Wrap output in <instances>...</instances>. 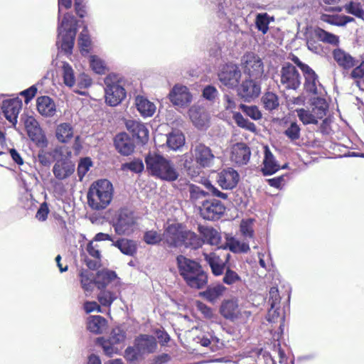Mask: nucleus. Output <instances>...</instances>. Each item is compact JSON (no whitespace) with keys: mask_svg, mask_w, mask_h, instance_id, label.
Here are the masks:
<instances>
[{"mask_svg":"<svg viewBox=\"0 0 364 364\" xmlns=\"http://www.w3.org/2000/svg\"><path fill=\"white\" fill-rule=\"evenodd\" d=\"M191 156H183V166L187 174L191 178L197 177L201 168H210L214 164L215 156L210 147L202 143L193 145Z\"/></svg>","mask_w":364,"mask_h":364,"instance_id":"obj_1","label":"nucleus"},{"mask_svg":"<svg viewBox=\"0 0 364 364\" xmlns=\"http://www.w3.org/2000/svg\"><path fill=\"white\" fill-rule=\"evenodd\" d=\"M145 162L149 174L156 178L173 182L179 178L180 173L174 162L162 155L149 153Z\"/></svg>","mask_w":364,"mask_h":364,"instance_id":"obj_2","label":"nucleus"},{"mask_svg":"<svg viewBox=\"0 0 364 364\" xmlns=\"http://www.w3.org/2000/svg\"><path fill=\"white\" fill-rule=\"evenodd\" d=\"M113 186L107 179H100L92 183L87 192V204L95 210L105 209L113 197Z\"/></svg>","mask_w":364,"mask_h":364,"instance_id":"obj_3","label":"nucleus"},{"mask_svg":"<svg viewBox=\"0 0 364 364\" xmlns=\"http://www.w3.org/2000/svg\"><path fill=\"white\" fill-rule=\"evenodd\" d=\"M77 22L74 16L68 13L64 15L58 27V38L56 45L61 52L70 54L73 48L76 35Z\"/></svg>","mask_w":364,"mask_h":364,"instance_id":"obj_4","label":"nucleus"},{"mask_svg":"<svg viewBox=\"0 0 364 364\" xmlns=\"http://www.w3.org/2000/svg\"><path fill=\"white\" fill-rule=\"evenodd\" d=\"M311 107L296 109L299 119L304 124H317L318 119L326 116L328 105L324 98L314 97L311 99Z\"/></svg>","mask_w":364,"mask_h":364,"instance_id":"obj_5","label":"nucleus"},{"mask_svg":"<svg viewBox=\"0 0 364 364\" xmlns=\"http://www.w3.org/2000/svg\"><path fill=\"white\" fill-rule=\"evenodd\" d=\"M136 218L134 213L127 208L117 211L112 220V225L118 235H129L135 228Z\"/></svg>","mask_w":364,"mask_h":364,"instance_id":"obj_6","label":"nucleus"},{"mask_svg":"<svg viewBox=\"0 0 364 364\" xmlns=\"http://www.w3.org/2000/svg\"><path fill=\"white\" fill-rule=\"evenodd\" d=\"M105 102L112 107L118 105L126 97V90L122 81L114 75H109L105 78Z\"/></svg>","mask_w":364,"mask_h":364,"instance_id":"obj_7","label":"nucleus"},{"mask_svg":"<svg viewBox=\"0 0 364 364\" xmlns=\"http://www.w3.org/2000/svg\"><path fill=\"white\" fill-rule=\"evenodd\" d=\"M278 86L285 90H297L301 85V75L296 68L289 62L283 63L279 72Z\"/></svg>","mask_w":364,"mask_h":364,"instance_id":"obj_8","label":"nucleus"},{"mask_svg":"<svg viewBox=\"0 0 364 364\" xmlns=\"http://www.w3.org/2000/svg\"><path fill=\"white\" fill-rule=\"evenodd\" d=\"M29 139L41 149H45L48 146V140L46 134L38 121L32 116L22 117Z\"/></svg>","mask_w":364,"mask_h":364,"instance_id":"obj_9","label":"nucleus"},{"mask_svg":"<svg viewBox=\"0 0 364 364\" xmlns=\"http://www.w3.org/2000/svg\"><path fill=\"white\" fill-rule=\"evenodd\" d=\"M200 214L208 220L219 219L225 213V205L218 200L208 198L202 206H199Z\"/></svg>","mask_w":364,"mask_h":364,"instance_id":"obj_10","label":"nucleus"},{"mask_svg":"<svg viewBox=\"0 0 364 364\" xmlns=\"http://www.w3.org/2000/svg\"><path fill=\"white\" fill-rule=\"evenodd\" d=\"M242 65L244 73L250 77H260L264 73L263 63L260 58L253 53H249L243 56Z\"/></svg>","mask_w":364,"mask_h":364,"instance_id":"obj_11","label":"nucleus"},{"mask_svg":"<svg viewBox=\"0 0 364 364\" xmlns=\"http://www.w3.org/2000/svg\"><path fill=\"white\" fill-rule=\"evenodd\" d=\"M240 77L241 71L235 64L225 65L218 73V78L220 82L231 88L238 85Z\"/></svg>","mask_w":364,"mask_h":364,"instance_id":"obj_12","label":"nucleus"},{"mask_svg":"<svg viewBox=\"0 0 364 364\" xmlns=\"http://www.w3.org/2000/svg\"><path fill=\"white\" fill-rule=\"evenodd\" d=\"M217 183L223 190H232L235 188L240 180V175L232 168L221 170L217 174Z\"/></svg>","mask_w":364,"mask_h":364,"instance_id":"obj_13","label":"nucleus"},{"mask_svg":"<svg viewBox=\"0 0 364 364\" xmlns=\"http://www.w3.org/2000/svg\"><path fill=\"white\" fill-rule=\"evenodd\" d=\"M169 98L173 106L180 109L189 106L192 96L186 87L176 85L171 91Z\"/></svg>","mask_w":364,"mask_h":364,"instance_id":"obj_14","label":"nucleus"},{"mask_svg":"<svg viewBox=\"0 0 364 364\" xmlns=\"http://www.w3.org/2000/svg\"><path fill=\"white\" fill-rule=\"evenodd\" d=\"M333 58L345 74L354 68L358 60L342 48H335L332 52Z\"/></svg>","mask_w":364,"mask_h":364,"instance_id":"obj_15","label":"nucleus"},{"mask_svg":"<svg viewBox=\"0 0 364 364\" xmlns=\"http://www.w3.org/2000/svg\"><path fill=\"white\" fill-rule=\"evenodd\" d=\"M22 107V101L19 98L4 100L1 107L6 119L12 124L14 127L17 123V118Z\"/></svg>","mask_w":364,"mask_h":364,"instance_id":"obj_16","label":"nucleus"},{"mask_svg":"<svg viewBox=\"0 0 364 364\" xmlns=\"http://www.w3.org/2000/svg\"><path fill=\"white\" fill-rule=\"evenodd\" d=\"M183 232L179 224H171L164 230L163 241L170 247L182 246Z\"/></svg>","mask_w":364,"mask_h":364,"instance_id":"obj_17","label":"nucleus"},{"mask_svg":"<svg viewBox=\"0 0 364 364\" xmlns=\"http://www.w3.org/2000/svg\"><path fill=\"white\" fill-rule=\"evenodd\" d=\"M95 284L98 289H105L109 285L117 287L120 284V279L115 272L104 269L97 272Z\"/></svg>","mask_w":364,"mask_h":364,"instance_id":"obj_18","label":"nucleus"},{"mask_svg":"<svg viewBox=\"0 0 364 364\" xmlns=\"http://www.w3.org/2000/svg\"><path fill=\"white\" fill-rule=\"evenodd\" d=\"M75 163L68 159H56L53 167L54 176L58 180H64L70 177L75 171Z\"/></svg>","mask_w":364,"mask_h":364,"instance_id":"obj_19","label":"nucleus"},{"mask_svg":"<svg viewBox=\"0 0 364 364\" xmlns=\"http://www.w3.org/2000/svg\"><path fill=\"white\" fill-rule=\"evenodd\" d=\"M260 92V84L252 79L244 80L238 89L239 96L245 102H250L257 97Z\"/></svg>","mask_w":364,"mask_h":364,"instance_id":"obj_20","label":"nucleus"},{"mask_svg":"<svg viewBox=\"0 0 364 364\" xmlns=\"http://www.w3.org/2000/svg\"><path fill=\"white\" fill-rule=\"evenodd\" d=\"M250 156V149L245 143H237L231 147L230 160L237 166L246 165Z\"/></svg>","mask_w":364,"mask_h":364,"instance_id":"obj_21","label":"nucleus"},{"mask_svg":"<svg viewBox=\"0 0 364 364\" xmlns=\"http://www.w3.org/2000/svg\"><path fill=\"white\" fill-rule=\"evenodd\" d=\"M205 261L209 264L212 273L215 276L223 274L226 267V262L229 259V254L225 255V259L223 260L216 252L203 253Z\"/></svg>","mask_w":364,"mask_h":364,"instance_id":"obj_22","label":"nucleus"},{"mask_svg":"<svg viewBox=\"0 0 364 364\" xmlns=\"http://www.w3.org/2000/svg\"><path fill=\"white\" fill-rule=\"evenodd\" d=\"M134 343L144 357L146 355L154 353L157 348V341L155 337L150 335L141 334L134 339Z\"/></svg>","mask_w":364,"mask_h":364,"instance_id":"obj_23","label":"nucleus"},{"mask_svg":"<svg viewBox=\"0 0 364 364\" xmlns=\"http://www.w3.org/2000/svg\"><path fill=\"white\" fill-rule=\"evenodd\" d=\"M177 266L180 275L183 279L192 275L193 272L201 268V265L193 259L187 258L183 255L176 257Z\"/></svg>","mask_w":364,"mask_h":364,"instance_id":"obj_24","label":"nucleus"},{"mask_svg":"<svg viewBox=\"0 0 364 364\" xmlns=\"http://www.w3.org/2000/svg\"><path fill=\"white\" fill-rule=\"evenodd\" d=\"M126 127L139 142L141 144L147 142L149 130L144 123L136 120H128L126 122Z\"/></svg>","mask_w":364,"mask_h":364,"instance_id":"obj_25","label":"nucleus"},{"mask_svg":"<svg viewBox=\"0 0 364 364\" xmlns=\"http://www.w3.org/2000/svg\"><path fill=\"white\" fill-rule=\"evenodd\" d=\"M303 75L305 78L304 88L306 92L313 95H318L321 92L322 86L314 70L309 68L303 72Z\"/></svg>","mask_w":364,"mask_h":364,"instance_id":"obj_26","label":"nucleus"},{"mask_svg":"<svg viewBox=\"0 0 364 364\" xmlns=\"http://www.w3.org/2000/svg\"><path fill=\"white\" fill-rule=\"evenodd\" d=\"M114 146L119 153L124 156L130 155L135 147L133 140L126 133H119L116 135Z\"/></svg>","mask_w":364,"mask_h":364,"instance_id":"obj_27","label":"nucleus"},{"mask_svg":"<svg viewBox=\"0 0 364 364\" xmlns=\"http://www.w3.org/2000/svg\"><path fill=\"white\" fill-rule=\"evenodd\" d=\"M179 181H183L184 184L188 185L190 200L196 206L199 208V206H202L208 200L209 192L205 191L195 184H188L186 179H180Z\"/></svg>","mask_w":364,"mask_h":364,"instance_id":"obj_28","label":"nucleus"},{"mask_svg":"<svg viewBox=\"0 0 364 364\" xmlns=\"http://www.w3.org/2000/svg\"><path fill=\"white\" fill-rule=\"evenodd\" d=\"M262 172L264 176H270L280 169V166L268 146H264V156L263 159Z\"/></svg>","mask_w":364,"mask_h":364,"instance_id":"obj_29","label":"nucleus"},{"mask_svg":"<svg viewBox=\"0 0 364 364\" xmlns=\"http://www.w3.org/2000/svg\"><path fill=\"white\" fill-rule=\"evenodd\" d=\"M184 281L191 288L200 289L208 284V274L201 267L186 278Z\"/></svg>","mask_w":364,"mask_h":364,"instance_id":"obj_30","label":"nucleus"},{"mask_svg":"<svg viewBox=\"0 0 364 364\" xmlns=\"http://www.w3.org/2000/svg\"><path fill=\"white\" fill-rule=\"evenodd\" d=\"M55 134L59 142L68 143L75 136L74 127L69 122L60 123L57 125Z\"/></svg>","mask_w":364,"mask_h":364,"instance_id":"obj_31","label":"nucleus"},{"mask_svg":"<svg viewBox=\"0 0 364 364\" xmlns=\"http://www.w3.org/2000/svg\"><path fill=\"white\" fill-rule=\"evenodd\" d=\"M135 105L143 117H151L156 112V105L143 96L138 95L136 97Z\"/></svg>","mask_w":364,"mask_h":364,"instance_id":"obj_32","label":"nucleus"},{"mask_svg":"<svg viewBox=\"0 0 364 364\" xmlns=\"http://www.w3.org/2000/svg\"><path fill=\"white\" fill-rule=\"evenodd\" d=\"M107 328V320L101 316H90L87 318V328L95 334H102Z\"/></svg>","mask_w":364,"mask_h":364,"instance_id":"obj_33","label":"nucleus"},{"mask_svg":"<svg viewBox=\"0 0 364 364\" xmlns=\"http://www.w3.org/2000/svg\"><path fill=\"white\" fill-rule=\"evenodd\" d=\"M37 109L45 117H52L55 112V105L53 101L48 96H41L37 99Z\"/></svg>","mask_w":364,"mask_h":364,"instance_id":"obj_34","label":"nucleus"},{"mask_svg":"<svg viewBox=\"0 0 364 364\" xmlns=\"http://www.w3.org/2000/svg\"><path fill=\"white\" fill-rule=\"evenodd\" d=\"M112 245L117 247L120 252L127 256L133 257L137 252L136 242L127 238H120L112 242Z\"/></svg>","mask_w":364,"mask_h":364,"instance_id":"obj_35","label":"nucleus"},{"mask_svg":"<svg viewBox=\"0 0 364 364\" xmlns=\"http://www.w3.org/2000/svg\"><path fill=\"white\" fill-rule=\"evenodd\" d=\"M226 289L222 284H217L209 286L205 291L200 293V296L209 302L214 303L223 295Z\"/></svg>","mask_w":364,"mask_h":364,"instance_id":"obj_36","label":"nucleus"},{"mask_svg":"<svg viewBox=\"0 0 364 364\" xmlns=\"http://www.w3.org/2000/svg\"><path fill=\"white\" fill-rule=\"evenodd\" d=\"M198 231L203 237V242L206 241L211 245H217L220 240L219 232L212 227L200 225Z\"/></svg>","mask_w":364,"mask_h":364,"instance_id":"obj_37","label":"nucleus"},{"mask_svg":"<svg viewBox=\"0 0 364 364\" xmlns=\"http://www.w3.org/2000/svg\"><path fill=\"white\" fill-rule=\"evenodd\" d=\"M221 314L228 319H234L239 314L238 304L236 301L228 300L224 301L220 307Z\"/></svg>","mask_w":364,"mask_h":364,"instance_id":"obj_38","label":"nucleus"},{"mask_svg":"<svg viewBox=\"0 0 364 364\" xmlns=\"http://www.w3.org/2000/svg\"><path fill=\"white\" fill-rule=\"evenodd\" d=\"M212 3L218 4V10L225 15H227L228 12L233 14H237L236 11L237 9H240L239 0H224L223 2H220V0H210Z\"/></svg>","mask_w":364,"mask_h":364,"instance_id":"obj_39","label":"nucleus"},{"mask_svg":"<svg viewBox=\"0 0 364 364\" xmlns=\"http://www.w3.org/2000/svg\"><path fill=\"white\" fill-rule=\"evenodd\" d=\"M264 108L269 112L277 109L279 106V97L272 92H267L261 98Z\"/></svg>","mask_w":364,"mask_h":364,"instance_id":"obj_40","label":"nucleus"},{"mask_svg":"<svg viewBox=\"0 0 364 364\" xmlns=\"http://www.w3.org/2000/svg\"><path fill=\"white\" fill-rule=\"evenodd\" d=\"M167 145L173 150L180 149L185 143V137L179 130H174L167 136Z\"/></svg>","mask_w":364,"mask_h":364,"instance_id":"obj_41","label":"nucleus"},{"mask_svg":"<svg viewBox=\"0 0 364 364\" xmlns=\"http://www.w3.org/2000/svg\"><path fill=\"white\" fill-rule=\"evenodd\" d=\"M316 37L321 41L332 46H338L339 37L335 34L325 31L323 28H317L314 31Z\"/></svg>","mask_w":364,"mask_h":364,"instance_id":"obj_42","label":"nucleus"},{"mask_svg":"<svg viewBox=\"0 0 364 364\" xmlns=\"http://www.w3.org/2000/svg\"><path fill=\"white\" fill-rule=\"evenodd\" d=\"M322 20L329 24L337 26H344L348 23L354 21V18L351 16L338 14L323 15Z\"/></svg>","mask_w":364,"mask_h":364,"instance_id":"obj_43","label":"nucleus"},{"mask_svg":"<svg viewBox=\"0 0 364 364\" xmlns=\"http://www.w3.org/2000/svg\"><path fill=\"white\" fill-rule=\"evenodd\" d=\"M183 239L182 245L192 249H197L201 247L203 243V240L191 231H184Z\"/></svg>","mask_w":364,"mask_h":364,"instance_id":"obj_44","label":"nucleus"},{"mask_svg":"<svg viewBox=\"0 0 364 364\" xmlns=\"http://www.w3.org/2000/svg\"><path fill=\"white\" fill-rule=\"evenodd\" d=\"M101 291L98 294L97 299L99 302L104 306H110L118 296L117 291H109L105 289H100Z\"/></svg>","mask_w":364,"mask_h":364,"instance_id":"obj_45","label":"nucleus"},{"mask_svg":"<svg viewBox=\"0 0 364 364\" xmlns=\"http://www.w3.org/2000/svg\"><path fill=\"white\" fill-rule=\"evenodd\" d=\"M62 75L65 85L69 87L75 84V73L72 67L66 62H62Z\"/></svg>","mask_w":364,"mask_h":364,"instance_id":"obj_46","label":"nucleus"},{"mask_svg":"<svg viewBox=\"0 0 364 364\" xmlns=\"http://www.w3.org/2000/svg\"><path fill=\"white\" fill-rule=\"evenodd\" d=\"M197 340V342L202 346L209 347L212 352H215L218 349L217 343L219 342V339L212 334L198 336Z\"/></svg>","mask_w":364,"mask_h":364,"instance_id":"obj_47","label":"nucleus"},{"mask_svg":"<svg viewBox=\"0 0 364 364\" xmlns=\"http://www.w3.org/2000/svg\"><path fill=\"white\" fill-rule=\"evenodd\" d=\"M124 356L130 363H136L144 358L143 355L139 352V348H136L134 343V346H129L126 348Z\"/></svg>","mask_w":364,"mask_h":364,"instance_id":"obj_48","label":"nucleus"},{"mask_svg":"<svg viewBox=\"0 0 364 364\" xmlns=\"http://www.w3.org/2000/svg\"><path fill=\"white\" fill-rule=\"evenodd\" d=\"M230 251L235 253H245L250 250L247 242H240L235 238H231L227 243Z\"/></svg>","mask_w":364,"mask_h":364,"instance_id":"obj_49","label":"nucleus"},{"mask_svg":"<svg viewBox=\"0 0 364 364\" xmlns=\"http://www.w3.org/2000/svg\"><path fill=\"white\" fill-rule=\"evenodd\" d=\"M223 274V282L227 285L237 284L242 282L240 276L229 267L226 268Z\"/></svg>","mask_w":364,"mask_h":364,"instance_id":"obj_50","label":"nucleus"},{"mask_svg":"<svg viewBox=\"0 0 364 364\" xmlns=\"http://www.w3.org/2000/svg\"><path fill=\"white\" fill-rule=\"evenodd\" d=\"M82 287L85 291H91L92 284L95 283V277L88 270L82 269L80 272Z\"/></svg>","mask_w":364,"mask_h":364,"instance_id":"obj_51","label":"nucleus"},{"mask_svg":"<svg viewBox=\"0 0 364 364\" xmlns=\"http://www.w3.org/2000/svg\"><path fill=\"white\" fill-rule=\"evenodd\" d=\"M344 9L348 14H352L357 18L363 19L364 11L362 9L360 3L350 1L345 5Z\"/></svg>","mask_w":364,"mask_h":364,"instance_id":"obj_52","label":"nucleus"},{"mask_svg":"<svg viewBox=\"0 0 364 364\" xmlns=\"http://www.w3.org/2000/svg\"><path fill=\"white\" fill-rule=\"evenodd\" d=\"M91 166H92V161L90 157H85L80 159L77 166V175L80 181L82 180Z\"/></svg>","mask_w":364,"mask_h":364,"instance_id":"obj_53","label":"nucleus"},{"mask_svg":"<svg viewBox=\"0 0 364 364\" xmlns=\"http://www.w3.org/2000/svg\"><path fill=\"white\" fill-rule=\"evenodd\" d=\"M144 166L141 159H134L130 162L125 163L122 165V169L123 171L130 170L134 173H141L144 171Z\"/></svg>","mask_w":364,"mask_h":364,"instance_id":"obj_54","label":"nucleus"},{"mask_svg":"<svg viewBox=\"0 0 364 364\" xmlns=\"http://www.w3.org/2000/svg\"><path fill=\"white\" fill-rule=\"evenodd\" d=\"M256 27L263 33H266L269 29V16L267 14H259L256 17Z\"/></svg>","mask_w":364,"mask_h":364,"instance_id":"obj_55","label":"nucleus"},{"mask_svg":"<svg viewBox=\"0 0 364 364\" xmlns=\"http://www.w3.org/2000/svg\"><path fill=\"white\" fill-rule=\"evenodd\" d=\"M78 41H79L78 43H79L80 48L81 49V52L82 53L84 52L86 53H88V48L90 46L91 41H90V36L87 33V29L86 27H85L83 28V30L82 31V32L80 33V34L79 36Z\"/></svg>","mask_w":364,"mask_h":364,"instance_id":"obj_56","label":"nucleus"},{"mask_svg":"<svg viewBox=\"0 0 364 364\" xmlns=\"http://www.w3.org/2000/svg\"><path fill=\"white\" fill-rule=\"evenodd\" d=\"M240 107L243 112L254 120H258L262 117V113L256 106H247L240 104Z\"/></svg>","mask_w":364,"mask_h":364,"instance_id":"obj_57","label":"nucleus"},{"mask_svg":"<svg viewBox=\"0 0 364 364\" xmlns=\"http://www.w3.org/2000/svg\"><path fill=\"white\" fill-rule=\"evenodd\" d=\"M233 118L239 127L250 131L255 130V124L245 119L240 112L235 113Z\"/></svg>","mask_w":364,"mask_h":364,"instance_id":"obj_58","label":"nucleus"},{"mask_svg":"<svg viewBox=\"0 0 364 364\" xmlns=\"http://www.w3.org/2000/svg\"><path fill=\"white\" fill-rule=\"evenodd\" d=\"M301 129L295 122H291L289 127L284 131V134L291 140L295 141L300 137Z\"/></svg>","mask_w":364,"mask_h":364,"instance_id":"obj_59","label":"nucleus"},{"mask_svg":"<svg viewBox=\"0 0 364 364\" xmlns=\"http://www.w3.org/2000/svg\"><path fill=\"white\" fill-rule=\"evenodd\" d=\"M144 240L148 245H156L163 240V237H161V235L156 231L149 230L144 233Z\"/></svg>","mask_w":364,"mask_h":364,"instance_id":"obj_60","label":"nucleus"},{"mask_svg":"<svg viewBox=\"0 0 364 364\" xmlns=\"http://www.w3.org/2000/svg\"><path fill=\"white\" fill-rule=\"evenodd\" d=\"M240 232L245 238L253 237L254 230L252 228V220H242L240 224Z\"/></svg>","mask_w":364,"mask_h":364,"instance_id":"obj_61","label":"nucleus"},{"mask_svg":"<svg viewBox=\"0 0 364 364\" xmlns=\"http://www.w3.org/2000/svg\"><path fill=\"white\" fill-rule=\"evenodd\" d=\"M98 341L100 343L104 353L108 355L112 356L113 354L117 353V348L114 347V344L110 340L106 341L102 338H98Z\"/></svg>","mask_w":364,"mask_h":364,"instance_id":"obj_62","label":"nucleus"},{"mask_svg":"<svg viewBox=\"0 0 364 364\" xmlns=\"http://www.w3.org/2000/svg\"><path fill=\"white\" fill-rule=\"evenodd\" d=\"M54 158L56 159H70L72 154L70 149L65 146H58L53 150Z\"/></svg>","mask_w":364,"mask_h":364,"instance_id":"obj_63","label":"nucleus"},{"mask_svg":"<svg viewBox=\"0 0 364 364\" xmlns=\"http://www.w3.org/2000/svg\"><path fill=\"white\" fill-rule=\"evenodd\" d=\"M126 338L125 332L120 328L117 327L112 330L109 340L113 343H120L124 341Z\"/></svg>","mask_w":364,"mask_h":364,"instance_id":"obj_64","label":"nucleus"}]
</instances>
